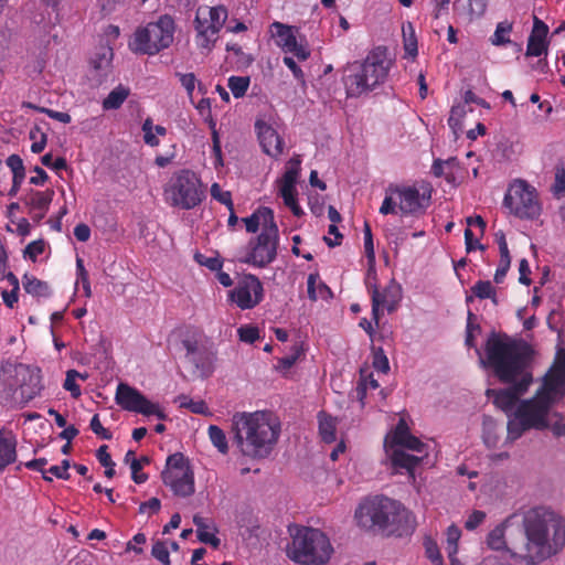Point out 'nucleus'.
Segmentation results:
<instances>
[{"mask_svg":"<svg viewBox=\"0 0 565 565\" xmlns=\"http://www.w3.org/2000/svg\"><path fill=\"white\" fill-rule=\"evenodd\" d=\"M480 365L489 369L500 382L511 384L503 390L488 388L486 394L508 416V440L519 439L530 429H551L565 435L563 417L553 407L565 394V349H558L555 360L535 395L520 401L533 381L530 370V348L507 334L491 333L483 350H477Z\"/></svg>","mask_w":565,"mask_h":565,"instance_id":"nucleus-1","label":"nucleus"},{"mask_svg":"<svg viewBox=\"0 0 565 565\" xmlns=\"http://www.w3.org/2000/svg\"><path fill=\"white\" fill-rule=\"evenodd\" d=\"M513 530L519 531V526L514 523V516H509L488 533V547L505 551L513 558L535 565L557 554L565 545L564 521L558 514L543 507L525 513L524 537L514 539Z\"/></svg>","mask_w":565,"mask_h":565,"instance_id":"nucleus-2","label":"nucleus"},{"mask_svg":"<svg viewBox=\"0 0 565 565\" xmlns=\"http://www.w3.org/2000/svg\"><path fill=\"white\" fill-rule=\"evenodd\" d=\"M231 431L242 456L264 459L278 444L281 422L270 411L237 412L232 417Z\"/></svg>","mask_w":565,"mask_h":565,"instance_id":"nucleus-3","label":"nucleus"},{"mask_svg":"<svg viewBox=\"0 0 565 565\" xmlns=\"http://www.w3.org/2000/svg\"><path fill=\"white\" fill-rule=\"evenodd\" d=\"M354 524L364 532L405 536L415 531V515L401 502L383 495L363 499L354 511Z\"/></svg>","mask_w":565,"mask_h":565,"instance_id":"nucleus-4","label":"nucleus"},{"mask_svg":"<svg viewBox=\"0 0 565 565\" xmlns=\"http://www.w3.org/2000/svg\"><path fill=\"white\" fill-rule=\"evenodd\" d=\"M394 65L387 49H373L363 61L348 63L342 70V84L348 98H359L384 85Z\"/></svg>","mask_w":565,"mask_h":565,"instance_id":"nucleus-5","label":"nucleus"},{"mask_svg":"<svg viewBox=\"0 0 565 565\" xmlns=\"http://www.w3.org/2000/svg\"><path fill=\"white\" fill-rule=\"evenodd\" d=\"M428 445L411 434L405 419L401 418L385 437L384 449L393 469L408 473L414 479L415 468L428 455Z\"/></svg>","mask_w":565,"mask_h":565,"instance_id":"nucleus-6","label":"nucleus"},{"mask_svg":"<svg viewBox=\"0 0 565 565\" xmlns=\"http://www.w3.org/2000/svg\"><path fill=\"white\" fill-rule=\"evenodd\" d=\"M41 390L40 369L10 361L0 365V398L25 404L38 396Z\"/></svg>","mask_w":565,"mask_h":565,"instance_id":"nucleus-7","label":"nucleus"},{"mask_svg":"<svg viewBox=\"0 0 565 565\" xmlns=\"http://www.w3.org/2000/svg\"><path fill=\"white\" fill-rule=\"evenodd\" d=\"M287 546V556L301 565H326L333 548L328 536L318 529L296 526Z\"/></svg>","mask_w":565,"mask_h":565,"instance_id":"nucleus-8","label":"nucleus"},{"mask_svg":"<svg viewBox=\"0 0 565 565\" xmlns=\"http://www.w3.org/2000/svg\"><path fill=\"white\" fill-rule=\"evenodd\" d=\"M175 25L170 15L137 28L129 41V49L138 54L154 55L168 49L174 40Z\"/></svg>","mask_w":565,"mask_h":565,"instance_id":"nucleus-9","label":"nucleus"},{"mask_svg":"<svg viewBox=\"0 0 565 565\" xmlns=\"http://www.w3.org/2000/svg\"><path fill=\"white\" fill-rule=\"evenodd\" d=\"M164 201L172 207L191 210L204 199V188L200 178L191 170L174 172L163 188Z\"/></svg>","mask_w":565,"mask_h":565,"instance_id":"nucleus-10","label":"nucleus"},{"mask_svg":"<svg viewBox=\"0 0 565 565\" xmlns=\"http://www.w3.org/2000/svg\"><path fill=\"white\" fill-rule=\"evenodd\" d=\"M430 200V190L426 185H391L380 207L383 215L394 214L399 211L402 214H416L424 211Z\"/></svg>","mask_w":565,"mask_h":565,"instance_id":"nucleus-11","label":"nucleus"},{"mask_svg":"<svg viewBox=\"0 0 565 565\" xmlns=\"http://www.w3.org/2000/svg\"><path fill=\"white\" fill-rule=\"evenodd\" d=\"M227 17V9L223 6H200L194 20L196 46L211 50Z\"/></svg>","mask_w":565,"mask_h":565,"instance_id":"nucleus-12","label":"nucleus"},{"mask_svg":"<svg viewBox=\"0 0 565 565\" xmlns=\"http://www.w3.org/2000/svg\"><path fill=\"white\" fill-rule=\"evenodd\" d=\"M503 203L519 218L534 220L542 211L535 188L523 180H515L509 185Z\"/></svg>","mask_w":565,"mask_h":565,"instance_id":"nucleus-13","label":"nucleus"},{"mask_svg":"<svg viewBox=\"0 0 565 565\" xmlns=\"http://www.w3.org/2000/svg\"><path fill=\"white\" fill-rule=\"evenodd\" d=\"M162 481L179 497H190L195 491L194 473L190 461L181 452L172 454L167 458Z\"/></svg>","mask_w":565,"mask_h":565,"instance_id":"nucleus-14","label":"nucleus"},{"mask_svg":"<svg viewBox=\"0 0 565 565\" xmlns=\"http://www.w3.org/2000/svg\"><path fill=\"white\" fill-rule=\"evenodd\" d=\"M115 401L122 409L128 412L148 417L156 416L158 419H166L167 417L159 403L148 399L140 391L126 383L118 384Z\"/></svg>","mask_w":565,"mask_h":565,"instance_id":"nucleus-15","label":"nucleus"},{"mask_svg":"<svg viewBox=\"0 0 565 565\" xmlns=\"http://www.w3.org/2000/svg\"><path fill=\"white\" fill-rule=\"evenodd\" d=\"M269 34L275 44L286 54H291L298 61H306L310 57L311 51L303 38L297 36V29L275 21L269 25Z\"/></svg>","mask_w":565,"mask_h":565,"instance_id":"nucleus-16","label":"nucleus"},{"mask_svg":"<svg viewBox=\"0 0 565 565\" xmlns=\"http://www.w3.org/2000/svg\"><path fill=\"white\" fill-rule=\"evenodd\" d=\"M300 156H294L287 161L285 172L281 175V178L277 180L279 196L282 199L284 204L297 217L303 215V210L298 203L297 190V183L300 174Z\"/></svg>","mask_w":565,"mask_h":565,"instance_id":"nucleus-17","label":"nucleus"},{"mask_svg":"<svg viewBox=\"0 0 565 565\" xmlns=\"http://www.w3.org/2000/svg\"><path fill=\"white\" fill-rule=\"evenodd\" d=\"M228 298L242 310L253 309L264 298L263 284L255 275H244L230 290Z\"/></svg>","mask_w":565,"mask_h":565,"instance_id":"nucleus-18","label":"nucleus"},{"mask_svg":"<svg viewBox=\"0 0 565 565\" xmlns=\"http://www.w3.org/2000/svg\"><path fill=\"white\" fill-rule=\"evenodd\" d=\"M278 241V233L259 234L249 243L246 254L239 260L255 267L267 266L276 258Z\"/></svg>","mask_w":565,"mask_h":565,"instance_id":"nucleus-19","label":"nucleus"},{"mask_svg":"<svg viewBox=\"0 0 565 565\" xmlns=\"http://www.w3.org/2000/svg\"><path fill=\"white\" fill-rule=\"evenodd\" d=\"M375 280V277H373ZM367 288L372 296V315L373 319L379 322L380 310L386 309L388 311L395 310L402 299V288L399 284L392 280L382 291L377 289L376 285L372 282L371 273L367 277Z\"/></svg>","mask_w":565,"mask_h":565,"instance_id":"nucleus-20","label":"nucleus"},{"mask_svg":"<svg viewBox=\"0 0 565 565\" xmlns=\"http://www.w3.org/2000/svg\"><path fill=\"white\" fill-rule=\"evenodd\" d=\"M255 130L263 151L273 159H278L284 152L285 142L276 122L270 118H259L255 122Z\"/></svg>","mask_w":565,"mask_h":565,"instance_id":"nucleus-21","label":"nucleus"},{"mask_svg":"<svg viewBox=\"0 0 565 565\" xmlns=\"http://www.w3.org/2000/svg\"><path fill=\"white\" fill-rule=\"evenodd\" d=\"M248 233L273 234L278 233L274 212L269 207H259L252 215L242 220Z\"/></svg>","mask_w":565,"mask_h":565,"instance_id":"nucleus-22","label":"nucleus"},{"mask_svg":"<svg viewBox=\"0 0 565 565\" xmlns=\"http://www.w3.org/2000/svg\"><path fill=\"white\" fill-rule=\"evenodd\" d=\"M54 198V191L47 189L45 191H31L25 198V204L33 221L40 222L49 211Z\"/></svg>","mask_w":565,"mask_h":565,"instance_id":"nucleus-23","label":"nucleus"},{"mask_svg":"<svg viewBox=\"0 0 565 565\" xmlns=\"http://www.w3.org/2000/svg\"><path fill=\"white\" fill-rule=\"evenodd\" d=\"M17 437L11 431L0 430V472L17 460Z\"/></svg>","mask_w":565,"mask_h":565,"instance_id":"nucleus-24","label":"nucleus"},{"mask_svg":"<svg viewBox=\"0 0 565 565\" xmlns=\"http://www.w3.org/2000/svg\"><path fill=\"white\" fill-rule=\"evenodd\" d=\"M546 33L545 24L539 20L535 21L534 29L529 38L526 55L541 56L546 53Z\"/></svg>","mask_w":565,"mask_h":565,"instance_id":"nucleus-25","label":"nucleus"},{"mask_svg":"<svg viewBox=\"0 0 565 565\" xmlns=\"http://www.w3.org/2000/svg\"><path fill=\"white\" fill-rule=\"evenodd\" d=\"M317 420L320 438L327 444L334 443L337 440V427L339 424L338 417L324 411H320L317 415Z\"/></svg>","mask_w":565,"mask_h":565,"instance_id":"nucleus-26","label":"nucleus"},{"mask_svg":"<svg viewBox=\"0 0 565 565\" xmlns=\"http://www.w3.org/2000/svg\"><path fill=\"white\" fill-rule=\"evenodd\" d=\"M214 356L202 349L199 353L188 360L194 366V375L201 379H206L214 372Z\"/></svg>","mask_w":565,"mask_h":565,"instance_id":"nucleus-27","label":"nucleus"},{"mask_svg":"<svg viewBox=\"0 0 565 565\" xmlns=\"http://www.w3.org/2000/svg\"><path fill=\"white\" fill-rule=\"evenodd\" d=\"M193 522L196 526L198 537L201 542L212 545L214 548L220 546V539L216 536V527L212 521L195 515Z\"/></svg>","mask_w":565,"mask_h":565,"instance_id":"nucleus-28","label":"nucleus"},{"mask_svg":"<svg viewBox=\"0 0 565 565\" xmlns=\"http://www.w3.org/2000/svg\"><path fill=\"white\" fill-rule=\"evenodd\" d=\"M307 295L311 301L329 300L332 297L330 288L317 273L310 274L307 278Z\"/></svg>","mask_w":565,"mask_h":565,"instance_id":"nucleus-29","label":"nucleus"},{"mask_svg":"<svg viewBox=\"0 0 565 565\" xmlns=\"http://www.w3.org/2000/svg\"><path fill=\"white\" fill-rule=\"evenodd\" d=\"M141 130L145 143L152 148L158 147L160 145V137L167 135V128L161 125H154L150 117L143 120Z\"/></svg>","mask_w":565,"mask_h":565,"instance_id":"nucleus-30","label":"nucleus"},{"mask_svg":"<svg viewBox=\"0 0 565 565\" xmlns=\"http://www.w3.org/2000/svg\"><path fill=\"white\" fill-rule=\"evenodd\" d=\"M470 290L472 295L467 297L468 302L476 297L481 300L489 299L494 306L499 303L497 288L490 280H478Z\"/></svg>","mask_w":565,"mask_h":565,"instance_id":"nucleus-31","label":"nucleus"},{"mask_svg":"<svg viewBox=\"0 0 565 565\" xmlns=\"http://www.w3.org/2000/svg\"><path fill=\"white\" fill-rule=\"evenodd\" d=\"M130 94V89L124 85L115 87L108 96L103 100L105 110L118 109Z\"/></svg>","mask_w":565,"mask_h":565,"instance_id":"nucleus-32","label":"nucleus"},{"mask_svg":"<svg viewBox=\"0 0 565 565\" xmlns=\"http://www.w3.org/2000/svg\"><path fill=\"white\" fill-rule=\"evenodd\" d=\"M403 45L407 56L415 57L418 53L417 38L415 29L411 22L404 23L402 26Z\"/></svg>","mask_w":565,"mask_h":565,"instance_id":"nucleus-33","label":"nucleus"},{"mask_svg":"<svg viewBox=\"0 0 565 565\" xmlns=\"http://www.w3.org/2000/svg\"><path fill=\"white\" fill-rule=\"evenodd\" d=\"M207 435L211 444L222 455H227L230 450L228 440L225 431L216 425H210L207 428Z\"/></svg>","mask_w":565,"mask_h":565,"instance_id":"nucleus-34","label":"nucleus"},{"mask_svg":"<svg viewBox=\"0 0 565 565\" xmlns=\"http://www.w3.org/2000/svg\"><path fill=\"white\" fill-rule=\"evenodd\" d=\"M22 285L24 290L33 296H47L49 295V286L46 282L38 279L34 276L24 275L22 279Z\"/></svg>","mask_w":565,"mask_h":565,"instance_id":"nucleus-35","label":"nucleus"},{"mask_svg":"<svg viewBox=\"0 0 565 565\" xmlns=\"http://www.w3.org/2000/svg\"><path fill=\"white\" fill-rule=\"evenodd\" d=\"M180 407L190 409L194 414L207 415L210 414L209 407L203 399H193L186 395L178 397Z\"/></svg>","mask_w":565,"mask_h":565,"instance_id":"nucleus-36","label":"nucleus"},{"mask_svg":"<svg viewBox=\"0 0 565 565\" xmlns=\"http://www.w3.org/2000/svg\"><path fill=\"white\" fill-rule=\"evenodd\" d=\"M250 84V79L248 76H231L228 78V88L231 89L233 96L235 98L243 97Z\"/></svg>","mask_w":565,"mask_h":565,"instance_id":"nucleus-37","label":"nucleus"},{"mask_svg":"<svg viewBox=\"0 0 565 565\" xmlns=\"http://www.w3.org/2000/svg\"><path fill=\"white\" fill-rule=\"evenodd\" d=\"M512 25L504 21L497 24L495 31L491 36L490 41L493 45L500 46L510 43V33Z\"/></svg>","mask_w":565,"mask_h":565,"instance_id":"nucleus-38","label":"nucleus"},{"mask_svg":"<svg viewBox=\"0 0 565 565\" xmlns=\"http://www.w3.org/2000/svg\"><path fill=\"white\" fill-rule=\"evenodd\" d=\"M460 537H461V531L457 525L451 524L450 526L447 527L446 546H445L447 555L457 554L458 542H459Z\"/></svg>","mask_w":565,"mask_h":565,"instance_id":"nucleus-39","label":"nucleus"},{"mask_svg":"<svg viewBox=\"0 0 565 565\" xmlns=\"http://www.w3.org/2000/svg\"><path fill=\"white\" fill-rule=\"evenodd\" d=\"M76 376H78V371L68 370L63 383V388L67 391L73 398H78L82 395L81 383Z\"/></svg>","mask_w":565,"mask_h":565,"instance_id":"nucleus-40","label":"nucleus"},{"mask_svg":"<svg viewBox=\"0 0 565 565\" xmlns=\"http://www.w3.org/2000/svg\"><path fill=\"white\" fill-rule=\"evenodd\" d=\"M467 114L466 105H455L450 110V116L448 119V124L450 128L454 130V134L457 135L461 130L462 119Z\"/></svg>","mask_w":565,"mask_h":565,"instance_id":"nucleus-41","label":"nucleus"},{"mask_svg":"<svg viewBox=\"0 0 565 565\" xmlns=\"http://www.w3.org/2000/svg\"><path fill=\"white\" fill-rule=\"evenodd\" d=\"M99 53L92 58V65L97 71H106L110 66L113 50L110 47H100Z\"/></svg>","mask_w":565,"mask_h":565,"instance_id":"nucleus-42","label":"nucleus"},{"mask_svg":"<svg viewBox=\"0 0 565 565\" xmlns=\"http://www.w3.org/2000/svg\"><path fill=\"white\" fill-rule=\"evenodd\" d=\"M425 554L434 565H444V559L439 551L438 544L431 537L424 541Z\"/></svg>","mask_w":565,"mask_h":565,"instance_id":"nucleus-43","label":"nucleus"},{"mask_svg":"<svg viewBox=\"0 0 565 565\" xmlns=\"http://www.w3.org/2000/svg\"><path fill=\"white\" fill-rule=\"evenodd\" d=\"M194 260L199 265L204 266L212 271L220 270L223 267V260L218 255L207 256L201 253H195Z\"/></svg>","mask_w":565,"mask_h":565,"instance_id":"nucleus-44","label":"nucleus"},{"mask_svg":"<svg viewBox=\"0 0 565 565\" xmlns=\"http://www.w3.org/2000/svg\"><path fill=\"white\" fill-rule=\"evenodd\" d=\"M7 166L13 173L15 184H22L24 180V166L22 159L17 154H12L7 159Z\"/></svg>","mask_w":565,"mask_h":565,"instance_id":"nucleus-45","label":"nucleus"},{"mask_svg":"<svg viewBox=\"0 0 565 565\" xmlns=\"http://www.w3.org/2000/svg\"><path fill=\"white\" fill-rule=\"evenodd\" d=\"M151 555L159 561L162 565H170V552L168 542L157 541L152 545Z\"/></svg>","mask_w":565,"mask_h":565,"instance_id":"nucleus-46","label":"nucleus"},{"mask_svg":"<svg viewBox=\"0 0 565 565\" xmlns=\"http://www.w3.org/2000/svg\"><path fill=\"white\" fill-rule=\"evenodd\" d=\"M511 266V256L509 254H500V259L498 263V267L494 273L493 280L497 285H500L503 282L507 273L509 271Z\"/></svg>","mask_w":565,"mask_h":565,"instance_id":"nucleus-47","label":"nucleus"},{"mask_svg":"<svg viewBox=\"0 0 565 565\" xmlns=\"http://www.w3.org/2000/svg\"><path fill=\"white\" fill-rule=\"evenodd\" d=\"M238 338L242 342L254 343L259 338V330L252 324H244L237 329Z\"/></svg>","mask_w":565,"mask_h":565,"instance_id":"nucleus-48","label":"nucleus"},{"mask_svg":"<svg viewBox=\"0 0 565 565\" xmlns=\"http://www.w3.org/2000/svg\"><path fill=\"white\" fill-rule=\"evenodd\" d=\"M8 279L13 285V288L10 291H8V290L2 291V299H3V302L9 308H13L14 305L18 302L19 282H18L17 277L14 275H12V274L8 275Z\"/></svg>","mask_w":565,"mask_h":565,"instance_id":"nucleus-49","label":"nucleus"},{"mask_svg":"<svg viewBox=\"0 0 565 565\" xmlns=\"http://www.w3.org/2000/svg\"><path fill=\"white\" fill-rule=\"evenodd\" d=\"M486 518V512L481 510H473L468 514L465 521V527L469 531H473L484 522Z\"/></svg>","mask_w":565,"mask_h":565,"instance_id":"nucleus-50","label":"nucleus"},{"mask_svg":"<svg viewBox=\"0 0 565 565\" xmlns=\"http://www.w3.org/2000/svg\"><path fill=\"white\" fill-rule=\"evenodd\" d=\"M211 195L213 199L217 200L222 204L226 205L230 210H232L233 202L231 193L228 191H223L217 183L212 184Z\"/></svg>","mask_w":565,"mask_h":565,"instance_id":"nucleus-51","label":"nucleus"},{"mask_svg":"<svg viewBox=\"0 0 565 565\" xmlns=\"http://www.w3.org/2000/svg\"><path fill=\"white\" fill-rule=\"evenodd\" d=\"M142 462L147 463L148 459L147 458H143L142 460L132 459L130 462L132 480L139 484L146 482L148 479V476L146 473L141 472Z\"/></svg>","mask_w":565,"mask_h":565,"instance_id":"nucleus-52","label":"nucleus"},{"mask_svg":"<svg viewBox=\"0 0 565 565\" xmlns=\"http://www.w3.org/2000/svg\"><path fill=\"white\" fill-rule=\"evenodd\" d=\"M41 162L43 166L51 168L55 171H60L66 168V160L62 157L53 159L51 153H46L41 158Z\"/></svg>","mask_w":565,"mask_h":565,"instance_id":"nucleus-53","label":"nucleus"},{"mask_svg":"<svg viewBox=\"0 0 565 565\" xmlns=\"http://www.w3.org/2000/svg\"><path fill=\"white\" fill-rule=\"evenodd\" d=\"M380 386L379 382L370 375L369 377L362 380L360 385L356 388V397L361 401H363L365 396V392L367 390H376Z\"/></svg>","mask_w":565,"mask_h":565,"instance_id":"nucleus-54","label":"nucleus"},{"mask_svg":"<svg viewBox=\"0 0 565 565\" xmlns=\"http://www.w3.org/2000/svg\"><path fill=\"white\" fill-rule=\"evenodd\" d=\"M364 249H365L366 256L369 258V262L374 263L375 255H374L373 237H372L371 228L367 224H365V230H364Z\"/></svg>","mask_w":565,"mask_h":565,"instance_id":"nucleus-55","label":"nucleus"},{"mask_svg":"<svg viewBox=\"0 0 565 565\" xmlns=\"http://www.w3.org/2000/svg\"><path fill=\"white\" fill-rule=\"evenodd\" d=\"M465 242L467 252H471L477 248L483 249V246L479 243V237L473 233L471 228H466Z\"/></svg>","mask_w":565,"mask_h":565,"instance_id":"nucleus-56","label":"nucleus"},{"mask_svg":"<svg viewBox=\"0 0 565 565\" xmlns=\"http://www.w3.org/2000/svg\"><path fill=\"white\" fill-rule=\"evenodd\" d=\"M90 429L103 439H110L111 435L110 433L103 427L99 416L95 414L90 420Z\"/></svg>","mask_w":565,"mask_h":565,"instance_id":"nucleus-57","label":"nucleus"},{"mask_svg":"<svg viewBox=\"0 0 565 565\" xmlns=\"http://www.w3.org/2000/svg\"><path fill=\"white\" fill-rule=\"evenodd\" d=\"M457 164L455 158L448 159L446 161L436 160L433 163L431 171L436 177H441L445 173V168H452Z\"/></svg>","mask_w":565,"mask_h":565,"instance_id":"nucleus-58","label":"nucleus"},{"mask_svg":"<svg viewBox=\"0 0 565 565\" xmlns=\"http://www.w3.org/2000/svg\"><path fill=\"white\" fill-rule=\"evenodd\" d=\"M44 247L45 244L43 241H34L26 246L25 255H28L30 259L35 260V258L44 252Z\"/></svg>","mask_w":565,"mask_h":565,"instance_id":"nucleus-59","label":"nucleus"},{"mask_svg":"<svg viewBox=\"0 0 565 565\" xmlns=\"http://www.w3.org/2000/svg\"><path fill=\"white\" fill-rule=\"evenodd\" d=\"M161 508V502L157 498H151L150 500L142 502L139 507L140 513H157Z\"/></svg>","mask_w":565,"mask_h":565,"instance_id":"nucleus-60","label":"nucleus"},{"mask_svg":"<svg viewBox=\"0 0 565 565\" xmlns=\"http://www.w3.org/2000/svg\"><path fill=\"white\" fill-rule=\"evenodd\" d=\"M328 234L329 236H326L324 241L329 246L333 247L340 244L342 235L340 234L337 224H330Z\"/></svg>","mask_w":565,"mask_h":565,"instance_id":"nucleus-61","label":"nucleus"},{"mask_svg":"<svg viewBox=\"0 0 565 565\" xmlns=\"http://www.w3.org/2000/svg\"><path fill=\"white\" fill-rule=\"evenodd\" d=\"M39 111L46 114L50 118L55 119L63 124L71 122L72 118L67 113L56 111L49 108H36Z\"/></svg>","mask_w":565,"mask_h":565,"instance_id":"nucleus-62","label":"nucleus"},{"mask_svg":"<svg viewBox=\"0 0 565 565\" xmlns=\"http://www.w3.org/2000/svg\"><path fill=\"white\" fill-rule=\"evenodd\" d=\"M519 273H520L519 281L523 285L529 286L531 284V279H530L531 269H530L529 262L525 258H522L519 263Z\"/></svg>","mask_w":565,"mask_h":565,"instance_id":"nucleus-63","label":"nucleus"},{"mask_svg":"<svg viewBox=\"0 0 565 565\" xmlns=\"http://www.w3.org/2000/svg\"><path fill=\"white\" fill-rule=\"evenodd\" d=\"M96 456L103 467L115 466V462L111 460L106 445H103L97 449Z\"/></svg>","mask_w":565,"mask_h":565,"instance_id":"nucleus-64","label":"nucleus"}]
</instances>
